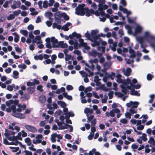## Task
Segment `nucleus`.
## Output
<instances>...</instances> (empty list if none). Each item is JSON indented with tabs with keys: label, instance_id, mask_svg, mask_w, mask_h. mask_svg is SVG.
Listing matches in <instances>:
<instances>
[{
	"label": "nucleus",
	"instance_id": "1",
	"mask_svg": "<svg viewBox=\"0 0 155 155\" xmlns=\"http://www.w3.org/2000/svg\"><path fill=\"white\" fill-rule=\"evenodd\" d=\"M6 103L8 106H11V109L12 110V114L14 116L20 118H25V115L20 113L25 109L26 106L25 105H21L18 104V101L16 100H11L8 101H7Z\"/></svg>",
	"mask_w": 155,
	"mask_h": 155
},
{
	"label": "nucleus",
	"instance_id": "2",
	"mask_svg": "<svg viewBox=\"0 0 155 155\" xmlns=\"http://www.w3.org/2000/svg\"><path fill=\"white\" fill-rule=\"evenodd\" d=\"M137 41L141 44V47H143V43L145 41L149 43L151 46L154 49L155 51V36L149 31L144 32L143 37H137Z\"/></svg>",
	"mask_w": 155,
	"mask_h": 155
},
{
	"label": "nucleus",
	"instance_id": "3",
	"mask_svg": "<svg viewBox=\"0 0 155 155\" xmlns=\"http://www.w3.org/2000/svg\"><path fill=\"white\" fill-rule=\"evenodd\" d=\"M137 82V80L135 79H134L132 80V82L130 79L129 78L127 79V85H126L123 84L121 85V86L122 88V92L125 94L127 92L128 90H131L132 88L134 89H138L141 87L140 85L137 84L135 85V84Z\"/></svg>",
	"mask_w": 155,
	"mask_h": 155
},
{
	"label": "nucleus",
	"instance_id": "4",
	"mask_svg": "<svg viewBox=\"0 0 155 155\" xmlns=\"http://www.w3.org/2000/svg\"><path fill=\"white\" fill-rule=\"evenodd\" d=\"M98 9L95 11V14L97 16L101 15V17H100V21L103 22L106 19V18L104 17L105 15V13L103 9H106L108 8V6L107 5H105V4L102 5L101 6L98 7Z\"/></svg>",
	"mask_w": 155,
	"mask_h": 155
},
{
	"label": "nucleus",
	"instance_id": "5",
	"mask_svg": "<svg viewBox=\"0 0 155 155\" xmlns=\"http://www.w3.org/2000/svg\"><path fill=\"white\" fill-rule=\"evenodd\" d=\"M101 43L102 46L98 47L97 49L98 50L101 51L102 52H104L105 50L104 46L106 45L107 42L105 41H103L102 39H99L97 41L95 42L92 43L91 44V45L92 47H94L96 46H99Z\"/></svg>",
	"mask_w": 155,
	"mask_h": 155
},
{
	"label": "nucleus",
	"instance_id": "6",
	"mask_svg": "<svg viewBox=\"0 0 155 155\" xmlns=\"http://www.w3.org/2000/svg\"><path fill=\"white\" fill-rule=\"evenodd\" d=\"M15 123H14L11 124V125H9V128L10 129L12 130H15L16 131L15 132L13 131H8L7 133H5V135L7 137H10V135H12L13 136H15L14 135L15 134V133L19 131L20 130V128L18 126H15Z\"/></svg>",
	"mask_w": 155,
	"mask_h": 155
},
{
	"label": "nucleus",
	"instance_id": "7",
	"mask_svg": "<svg viewBox=\"0 0 155 155\" xmlns=\"http://www.w3.org/2000/svg\"><path fill=\"white\" fill-rule=\"evenodd\" d=\"M7 138L9 141H8L7 139L4 140V143L7 145H12L17 146L18 144H21V143L15 139V136L8 137Z\"/></svg>",
	"mask_w": 155,
	"mask_h": 155
},
{
	"label": "nucleus",
	"instance_id": "8",
	"mask_svg": "<svg viewBox=\"0 0 155 155\" xmlns=\"http://www.w3.org/2000/svg\"><path fill=\"white\" fill-rule=\"evenodd\" d=\"M85 5L84 4H81L79 5L75 8V14L78 15L83 16L85 15L84 13Z\"/></svg>",
	"mask_w": 155,
	"mask_h": 155
},
{
	"label": "nucleus",
	"instance_id": "9",
	"mask_svg": "<svg viewBox=\"0 0 155 155\" xmlns=\"http://www.w3.org/2000/svg\"><path fill=\"white\" fill-rule=\"evenodd\" d=\"M84 65L85 70L87 71L89 73V77L93 76V71L94 69V65L93 64H90V65L89 64L86 63H84Z\"/></svg>",
	"mask_w": 155,
	"mask_h": 155
},
{
	"label": "nucleus",
	"instance_id": "10",
	"mask_svg": "<svg viewBox=\"0 0 155 155\" xmlns=\"http://www.w3.org/2000/svg\"><path fill=\"white\" fill-rule=\"evenodd\" d=\"M119 9L120 11L123 12L124 13L127 14V19L129 22L130 23H132L134 22V21L133 19L130 18L129 17H128V16L130 15L131 14V12L130 11H128L126 8H123L121 6H120Z\"/></svg>",
	"mask_w": 155,
	"mask_h": 155
},
{
	"label": "nucleus",
	"instance_id": "11",
	"mask_svg": "<svg viewBox=\"0 0 155 155\" xmlns=\"http://www.w3.org/2000/svg\"><path fill=\"white\" fill-rule=\"evenodd\" d=\"M98 33V30L97 29L91 31V35L92 38H90V41L92 43L95 42L97 41V34Z\"/></svg>",
	"mask_w": 155,
	"mask_h": 155
},
{
	"label": "nucleus",
	"instance_id": "12",
	"mask_svg": "<svg viewBox=\"0 0 155 155\" xmlns=\"http://www.w3.org/2000/svg\"><path fill=\"white\" fill-rule=\"evenodd\" d=\"M116 77L117 78L116 81L118 83H122V84L120 85V87L122 90V88L121 86L122 85L124 84L127 86V79L126 81L125 80L123 81L121 78V75L120 74H118L116 76Z\"/></svg>",
	"mask_w": 155,
	"mask_h": 155
},
{
	"label": "nucleus",
	"instance_id": "13",
	"mask_svg": "<svg viewBox=\"0 0 155 155\" xmlns=\"http://www.w3.org/2000/svg\"><path fill=\"white\" fill-rule=\"evenodd\" d=\"M42 135L38 134L32 140L33 143L35 144L40 143L41 142V139L43 138Z\"/></svg>",
	"mask_w": 155,
	"mask_h": 155
},
{
	"label": "nucleus",
	"instance_id": "14",
	"mask_svg": "<svg viewBox=\"0 0 155 155\" xmlns=\"http://www.w3.org/2000/svg\"><path fill=\"white\" fill-rule=\"evenodd\" d=\"M139 104V103L137 101L133 102L130 101L129 103H127L126 104V106L128 107L137 108Z\"/></svg>",
	"mask_w": 155,
	"mask_h": 155
},
{
	"label": "nucleus",
	"instance_id": "15",
	"mask_svg": "<svg viewBox=\"0 0 155 155\" xmlns=\"http://www.w3.org/2000/svg\"><path fill=\"white\" fill-rule=\"evenodd\" d=\"M56 138L57 139H62V137L60 134H58L56 133H54L51 135V140L52 143L56 142Z\"/></svg>",
	"mask_w": 155,
	"mask_h": 155
},
{
	"label": "nucleus",
	"instance_id": "16",
	"mask_svg": "<svg viewBox=\"0 0 155 155\" xmlns=\"http://www.w3.org/2000/svg\"><path fill=\"white\" fill-rule=\"evenodd\" d=\"M24 127L29 131L33 133H35L37 131V129L35 127L32 126L25 125Z\"/></svg>",
	"mask_w": 155,
	"mask_h": 155
},
{
	"label": "nucleus",
	"instance_id": "17",
	"mask_svg": "<svg viewBox=\"0 0 155 155\" xmlns=\"http://www.w3.org/2000/svg\"><path fill=\"white\" fill-rule=\"evenodd\" d=\"M27 134L25 132L24 130H22L20 132L18 133V134L17 136H15V139L18 140H21L22 139L21 137V135L23 137H25L27 136Z\"/></svg>",
	"mask_w": 155,
	"mask_h": 155
},
{
	"label": "nucleus",
	"instance_id": "18",
	"mask_svg": "<svg viewBox=\"0 0 155 155\" xmlns=\"http://www.w3.org/2000/svg\"><path fill=\"white\" fill-rule=\"evenodd\" d=\"M21 5V2L20 1H14L13 2V4L11 5V7L13 9H15L20 7Z\"/></svg>",
	"mask_w": 155,
	"mask_h": 155
},
{
	"label": "nucleus",
	"instance_id": "19",
	"mask_svg": "<svg viewBox=\"0 0 155 155\" xmlns=\"http://www.w3.org/2000/svg\"><path fill=\"white\" fill-rule=\"evenodd\" d=\"M55 20L58 23H60L61 21L60 20V18L61 17V13L59 11L57 12L54 14Z\"/></svg>",
	"mask_w": 155,
	"mask_h": 155
},
{
	"label": "nucleus",
	"instance_id": "20",
	"mask_svg": "<svg viewBox=\"0 0 155 155\" xmlns=\"http://www.w3.org/2000/svg\"><path fill=\"white\" fill-rule=\"evenodd\" d=\"M85 11L84 13L86 16L87 17H89L91 15V14H95L94 11L92 9H89L88 8H85L84 10Z\"/></svg>",
	"mask_w": 155,
	"mask_h": 155
},
{
	"label": "nucleus",
	"instance_id": "21",
	"mask_svg": "<svg viewBox=\"0 0 155 155\" xmlns=\"http://www.w3.org/2000/svg\"><path fill=\"white\" fill-rule=\"evenodd\" d=\"M79 42L80 43L81 45L84 47L85 49L88 50L90 49V48L87 46V43L84 42L83 39L82 38H80L79 39Z\"/></svg>",
	"mask_w": 155,
	"mask_h": 155
},
{
	"label": "nucleus",
	"instance_id": "22",
	"mask_svg": "<svg viewBox=\"0 0 155 155\" xmlns=\"http://www.w3.org/2000/svg\"><path fill=\"white\" fill-rule=\"evenodd\" d=\"M56 47L63 48H67L68 47V45L64 43L63 41H60L57 44Z\"/></svg>",
	"mask_w": 155,
	"mask_h": 155
},
{
	"label": "nucleus",
	"instance_id": "23",
	"mask_svg": "<svg viewBox=\"0 0 155 155\" xmlns=\"http://www.w3.org/2000/svg\"><path fill=\"white\" fill-rule=\"evenodd\" d=\"M49 40V38H48L46 39V47L49 48H51L52 47H55L53 44Z\"/></svg>",
	"mask_w": 155,
	"mask_h": 155
},
{
	"label": "nucleus",
	"instance_id": "24",
	"mask_svg": "<svg viewBox=\"0 0 155 155\" xmlns=\"http://www.w3.org/2000/svg\"><path fill=\"white\" fill-rule=\"evenodd\" d=\"M143 29V28L140 25H137L135 28V31L134 35H136L137 33H139L141 32Z\"/></svg>",
	"mask_w": 155,
	"mask_h": 155
},
{
	"label": "nucleus",
	"instance_id": "25",
	"mask_svg": "<svg viewBox=\"0 0 155 155\" xmlns=\"http://www.w3.org/2000/svg\"><path fill=\"white\" fill-rule=\"evenodd\" d=\"M131 71V69L130 68H128L126 70L125 69H123L122 70V71L124 72V74L127 76L130 75Z\"/></svg>",
	"mask_w": 155,
	"mask_h": 155
},
{
	"label": "nucleus",
	"instance_id": "26",
	"mask_svg": "<svg viewBox=\"0 0 155 155\" xmlns=\"http://www.w3.org/2000/svg\"><path fill=\"white\" fill-rule=\"evenodd\" d=\"M34 43H36L37 44H40L42 42L41 40V38L40 36H36L35 40L33 41Z\"/></svg>",
	"mask_w": 155,
	"mask_h": 155
},
{
	"label": "nucleus",
	"instance_id": "27",
	"mask_svg": "<svg viewBox=\"0 0 155 155\" xmlns=\"http://www.w3.org/2000/svg\"><path fill=\"white\" fill-rule=\"evenodd\" d=\"M69 43L71 45H74L75 49H77L78 47V43L76 41H74L73 40H69L68 41Z\"/></svg>",
	"mask_w": 155,
	"mask_h": 155
},
{
	"label": "nucleus",
	"instance_id": "28",
	"mask_svg": "<svg viewBox=\"0 0 155 155\" xmlns=\"http://www.w3.org/2000/svg\"><path fill=\"white\" fill-rule=\"evenodd\" d=\"M49 39L51 42L53 44L54 46L56 47L57 45L56 44H58V40L54 37H52L51 38H49Z\"/></svg>",
	"mask_w": 155,
	"mask_h": 155
},
{
	"label": "nucleus",
	"instance_id": "29",
	"mask_svg": "<svg viewBox=\"0 0 155 155\" xmlns=\"http://www.w3.org/2000/svg\"><path fill=\"white\" fill-rule=\"evenodd\" d=\"M29 10L31 12V13H30V15H36L38 13V12L36 11L35 9L34 8H30Z\"/></svg>",
	"mask_w": 155,
	"mask_h": 155
},
{
	"label": "nucleus",
	"instance_id": "30",
	"mask_svg": "<svg viewBox=\"0 0 155 155\" xmlns=\"http://www.w3.org/2000/svg\"><path fill=\"white\" fill-rule=\"evenodd\" d=\"M81 37V36L80 35L75 32H74L71 35H69V38L71 39H72L74 37H76L77 38H79Z\"/></svg>",
	"mask_w": 155,
	"mask_h": 155
},
{
	"label": "nucleus",
	"instance_id": "31",
	"mask_svg": "<svg viewBox=\"0 0 155 155\" xmlns=\"http://www.w3.org/2000/svg\"><path fill=\"white\" fill-rule=\"evenodd\" d=\"M131 90L130 94L131 95H135L138 96L140 95V94L137 91L134 90V89L132 88L131 90Z\"/></svg>",
	"mask_w": 155,
	"mask_h": 155
},
{
	"label": "nucleus",
	"instance_id": "32",
	"mask_svg": "<svg viewBox=\"0 0 155 155\" xmlns=\"http://www.w3.org/2000/svg\"><path fill=\"white\" fill-rule=\"evenodd\" d=\"M39 101L41 103H44L46 101V98L45 96L42 95L39 98Z\"/></svg>",
	"mask_w": 155,
	"mask_h": 155
},
{
	"label": "nucleus",
	"instance_id": "33",
	"mask_svg": "<svg viewBox=\"0 0 155 155\" xmlns=\"http://www.w3.org/2000/svg\"><path fill=\"white\" fill-rule=\"evenodd\" d=\"M150 147H152L151 145H149L148 144L146 145L145 147V152L147 153H149L151 151V149L150 148Z\"/></svg>",
	"mask_w": 155,
	"mask_h": 155
},
{
	"label": "nucleus",
	"instance_id": "34",
	"mask_svg": "<svg viewBox=\"0 0 155 155\" xmlns=\"http://www.w3.org/2000/svg\"><path fill=\"white\" fill-rule=\"evenodd\" d=\"M129 52L130 54V58H134L135 57L136 55L134 50L130 48L129 50Z\"/></svg>",
	"mask_w": 155,
	"mask_h": 155
},
{
	"label": "nucleus",
	"instance_id": "35",
	"mask_svg": "<svg viewBox=\"0 0 155 155\" xmlns=\"http://www.w3.org/2000/svg\"><path fill=\"white\" fill-rule=\"evenodd\" d=\"M12 35L15 36L14 41L15 42H17L19 40V37L18 35L15 32L13 33L12 34Z\"/></svg>",
	"mask_w": 155,
	"mask_h": 155
},
{
	"label": "nucleus",
	"instance_id": "36",
	"mask_svg": "<svg viewBox=\"0 0 155 155\" xmlns=\"http://www.w3.org/2000/svg\"><path fill=\"white\" fill-rule=\"evenodd\" d=\"M65 117H68V118H69L70 117H73L74 116V114L73 112L71 111L70 112H68L67 113H65Z\"/></svg>",
	"mask_w": 155,
	"mask_h": 155
},
{
	"label": "nucleus",
	"instance_id": "37",
	"mask_svg": "<svg viewBox=\"0 0 155 155\" xmlns=\"http://www.w3.org/2000/svg\"><path fill=\"white\" fill-rule=\"evenodd\" d=\"M111 65L110 62H107L105 63L103 65L104 68L105 70H107L109 68Z\"/></svg>",
	"mask_w": 155,
	"mask_h": 155
},
{
	"label": "nucleus",
	"instance_id": "38",
	"mask_svg": "<svg viewBox=\"0 0 155 155\" xmlns=\"http://www.w3.org/2000/svg\"><path fill=\"white\" fill-rule=\"evenodd\" d=\"M137 108H131L129 110V112L131 114H134L136 113L137 112Z\"/></svg>",
	"mask_w": 155,
	"mask_h": 155
},
{
	"label": "nucleus",
	"instance_id": "39",
	"mask_svg": "<svg viewBox=\"0 0 155 155\" xmlns=\"http://www.w3.org/2000/svg\"><path fill=\"white\" fill-rule=\"evenodd\" d=\"M22 153L25 154V155H32L31 152L28 150H25ZM33 155H37V154L36 152H35L33 153Z\"/></svg>",
	"mask_w": 155,
	"mask_h": 155
},
{
	"label": "nucleus",
	"instance_id": "40",
	"mask_svg": "<svg viewBox=\"0 0 155 155\" xmlns=\"http://www.w3.org/2000/svg\"><path fill=\"white\" fill-rule=\"evenodd\" d=\"M63 96L68 100H71L72 98L71 96L68 95L66 92H64L63 94Z\"/></svg>",
	"mask_w": 155,
	"mask_h": 155
},
{
	"label": "nucleus",
	"instance_id": "41",
	"mask_svg": "<svg viewBox=\"0 0 155 155\" xmlns=\"http://www.w3.org/2000/svg\"><path fill=\"white\" fill-rule=\"evenodd\" d=\"M108 43L110 45H112L113 46H117V43L116 42H114L113 40L111 39H109L108 41Z\"/></svg>",
	"mask_w": 155,
	"mask_h": 155
},
{
	"label": "nucleus",
	"instance_id": "42",
	"mask_svg": "<svg viewBox=\"0 0 155 155\" xmlns=\"http://www.w3.org/2000/svg\"><path fill=\"white\" fill-rule=\"evenodd\" d=\"M9 148L11 150L14 152H15L19 150V148L18 147H9Z\"/></svg>",
	"mask_w": 155,
	"mask_h": 155
},
{
	"label": "nucleus",
	"instance_id": "43",
	"mask_svg": "<svg viewBox=\"0 0 155 155\" xmlns=\"http://www.w3.org/2000/svg\"><path fill=\"white\" fill-rule=\"evenodd\" d=\"M91 54L94 57H95L97 56L99 57L101 55V54H98L96 51H92L91 53Z\"/></svg>",
	"mask_w": 155,
	"mask_h": 155
},
{
	"label": "nucleus",
	"instance_id": "44",
	"mask_svg": "<svg viewBox=\"0 0 155 155\" xmlns=\"http://www.w3.org/2000/svg\"><path fill=\"white\" fill-rule=\"evenodd\" d=\"M45 15L46 17L49 18V19H51V18L52 16V13L51 12H48L45 13Z\"/></svg>",
	"mask_w": 155,
	"mask_h": 155
},
{
	"label": "nucleus",
	"instance_id": "45",
	"mask_svg": "<svg viewBox=\"0 0 155 155\" xmlns=\"http://www.w3.org/2000/svg\"><path fill=\"white\" fill-rule=\"evenodd\" d=\"M148 143L150 144L155 145V140L152 137H150L148 141Z\"/></svg>",
	"mask_w": 155,
	"mask_h": 155
},
{
	"label": "nucleus",
	"instance_id": "46",
	"mask_svg": "<svg viewBox=\"0 0 155 155\" xmlns=\"http://www.w3.org/2000/svg\"><path fill=\"white\" fill-rule=\"evenodd\" d=\"M19 73L16 71H14L13 72V77L15 79H17L18 78V75L19 74Z\"/></svg>",
	"mask_w": 155,
	"mask_h": 155
},
{
	"label": "nucleus",
	"instance_id": "47",
	"mask_svg": "<svg viewBox=\"0 0 155 155\" xmlns=\"http://www.w3.org/2000/svg\"><path fill=\"white\" fill-rule=\"evenodd\" d=\"M13 88H15V85L13 84L12 85H9L7 86V89L10 91H12L13 90Z\"/></svg>",
	"mask_w": 155,
	"mask_h": 155
},
{
	"label": "nucleus",
	"instance_id": "48",
	"mask_svg": "<svg viewBox=\"0 0 155 155\" xmlns=\"http://www.w3.org/2000/svg\"><path fill=\"white\" fill-rule=\"evenodd\" d=\"M148 117L147 115H143L140 118H143V119L142 120V123H144L146 121Z\"/></svg>",
	"mask_w": 155,
	"mask_h": 155
},
{
	"label": "nucleus",
	"instance_id": "49",
	"mask_svg": "<svg viewBox=\"0 0 155 155\" xmlns=\"http://www.w3.org/2000/svg\"><path fill=\"white\" fill-rule=\"evenodd\" d=\"M73 57L71 55L69 54H66L65 55V59L66 61H68L72 59Z\"/></svg>",
	"mask_w": 155,
	"mask_h": 155
},
{
	"label": "nucleus",
	"instance_id": "50",
	"mask_svg": "<svg viewBox=\"0 0 155 155\" xmlns=\"http://www.w3.org/2000/svg\"><path fill=\"white\" fill-rule=\"evenodd\" d=\"M20 32L25 36H27L28 35V32L26 30L21 29L20 30Z\"/></svg>",
	"mask_w": 155,
	"mask_h": 155
},
{
	"label": "nucleus",
	"instance_id": "51",
	"mask_svg": "<svg viewBox=\"0 0 155 155\" xmlns=\"http://www.w3.org/2000/svg\"><path fill=\"white\" fill-rule=\"evenodd\" d=\"M58 104L60 105L63 108H64L66 106V103L63 101H58Z\"/></svg>",
	"mask_w": 155,
	"mask_h": 155
},
{
	"label": "nucleus",
	"instance_id": "52",
	"mask_svg": "<svg viewBox=\"0 0 155 155\" xmlns=\"http://www.w3.org/2000/svg\"><path fill=\"white\" fill-rule=\"evenodd\" d=\"M52 28H56L58 29H60L61 28V26L59 25H58L56 23H54L52 25Z\"/></svg>",
	"mask_w": 155,
	"mask_h": 155
},
{
	"label": "nucleus",
	"instance_id": "53",
	"mask_svg": "<svg viewBox=\"0 0 155 155\" xmlns=\"http://www.w3.org/2000/svg\"><path fill=\"white\" fill-rule=\"evenodd\" d=\"M125 27L127 30L128 33L130 34H131L132 33V27L128 25H126Z\"/></svg>",
	"mask_w": 155,
	"mask_h": 155
},
{
	"label": "nucleus",
	"instance_id": "54",
	"mask_svg": "<svg viewBox=\"0 0 155 155\" xmlns=\"http://www.w3.org/2000/svg\"><path fill=\"white\" fill-rule=\"evenodd\" d=\"M87 122H89L90 121L92 120L94 117L93 115H90V114H87Z\"/></svg>",
	"mask_w": 155,
	"mask_h": 155
},
{
	"label": "nucleus",
	"instance_id": "55",
	"mask_svg": "<svg viewBox=\"0 0 155 155\" xmlns=\"http://www.w3.org/2000/svg\"><path fill=\"white\" fill-rule=\"evenodd\" d=\"M96 2L99 3L98 7L101 6L102 5L104 4L105 2V0H97Z\"/></svg>",
	"mask_w": 155,
	"mask_h": 155
},
{
	"label": "nucleus",
	"instance_id": "56",
	"mask_svg": "<svg viewBox=\"0 0 155 155\" xmlns=\"http://www.w3.org/2000/svg\"><path fill=\"white\" fill-rule=\"evenodd\" d=\"M79 73L81 74V75L84 78L85 77H87L88 76V74H87L84 71H79Z\"/></svg>",
	"mask_w": 155,
	"mask_h": 155
},
{
	"label": "nucleus",
	"instance_id": "57",
	"mask_svg": "<svg viewBox=\"0 0 155 155\" xmlns=\"http://www.w3.org/2000/svg\"><path fill=\"white\" fill-rule=\"evenodd\" d=\"M98 60L97 58H94L93 59H91L89 61L90 64H93L94 63H96L98 62Z\"/></svg>",
	"mask_w": 155,
	"mask_h": 155
},
{
	"label": "nucleus",
	"instance_id": "58",
	"mask_svg": "<svg viewBox=\"0 0 155 155\" xmlns=\"http://www.w3.org/2000/svg\"><path fill=\"white\" fill-rule=\"evenodd\" d=\"M25 141L28 146H30L31 144V142L30 138L27 137L25 139Z\"/></svg>",
	"mask_w": 155,
	"mask_h": 155
},
{
	"label": "nucleus",
	"instance_id": "59",
	"mask_svg": "<svg viewBox=\"0 0 155 155\" xmlns=\"http://www.w3.org/2000/svg\"><path fill=\"white\" fill-rule=\"evenodd\" d=\"M51 147L53 149H57L58 151H59L61 150V149L59 146H56L55 144H52V145Z\"/></svg>",
	"mask_w": 155,
	"mask_h": 155
},
{
	"label": "nucleus",
	"instance_id": "60",
	"mask_svg": "<svg viewBox=\"0 0 155 155\" xmlns=\"http://www.w3.org/2000/svg\"><path fill=\"white\" fill-rule=\"evenodd\" d=\"M48 6V2L45 0L43 2V7L45 8H47Z\"/></svg>",
	"mask_w": 155,
	"mask_h": 155
},
{
	"label": "nucleus",
	"instance_id": "61",
	"mask_svg": "<svg viewBox=\"0 0 155 155\" xmlns=\"http://www.w3.org/2000/svg\"><path fill=\"white\" fill-rule=\"evenodd\" d=\"M147 135L145 134H142V136L140 137L142 140H143L144 141H146L147 140V138L146 137Z\"/></svg>",
	"mask_w": 155,
	"mask_h": 155
},
{
	"label": "nucleus",
	"instance_id": "62",
	"mask_svg": "<svg viewBox=\"0 0 155 155\" xmlns=\"http://www.w3.org/2000/svg\"><path fill=\"white\" fill-rule=\"evenodd\" d=\"M51 21H47L46 22V24L48 27H50L52 25V22L53 19V18L50 19Z\"/></svg>",
	"mask_w": 155,
	"mask_h": 155
},
{
	"label": "nucleus",
	"instance_id": "63",
	"mask_svg": "<svg viewBox=\"0 0 155 155\" xmlns=\"http://www.w3.org/2000/svg\"><path fill=\"white\" fill-rule=\"evenodd\" d=\"M15 18V16L13 14H11L7 17V19L8 20H10L14 19Z\"/></svg>",
	"mask_w": 155,
	"mask_h": 155
},
{
	"label": "nucleus",
	"instance_id": "64",
	"mask_svg": "<svg viewBox=\"0 0 155 155\" xmlns=\"http://www.w3.org/2000/svg\"><path fill=\"white\" fill-rule=\"evenodd\" d=\"M92 90V88L91 87H88L86 88L84 90V92L85 93H87L90 92Z\"/></svg>",
	"mask_w": 155,
	"mask_h": 155
}]
</instances>
